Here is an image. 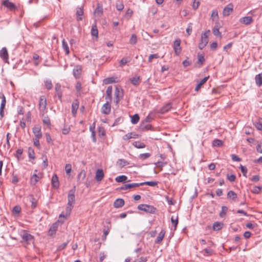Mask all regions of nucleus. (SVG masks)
<instances>
[{"label":"nucleus","instance_id":"nucleus-23","mask_svg":"<svg viewBox=\"0 0 262 262\" xmlns=\"http://www.w3.org/2000/svg\"><path fill=\"white\" fill-rule=\"evenodd\" d=\"M209 76H207L204 77L202 80L200 81V82L197 84L195 88V91H198L201 88L202 85H203L206 82L207 80L209 78Z\"/></svg>","mask_w":262,"mask_h":262},{"label":"nucleus","instance_id":"nucleus-7","mask_svg":"<svg viewBox=\"0 0 262 262\" xmlns=\"http://www.w3.org/2000/svg\"><path fill=\"white\" fill-rule=\"evenodd\" d=\"M3 5L10 11H15L17 7L13 3L10 2L9 0L3 1Z\"/></svg>","mask_w":262,"mask_h":262},{"label":"nucleus","instance_id":"nucleus-57","mask_svg":"<svg viewBox=\"0 0 262 262\" xmlns=\"http://www.w3.org/2000/svg\"><path fill=\"white\" fill-rule=\"evenodd\" d=\"M124 8V5L122 2H119L116 4V9L118 11H122Z\"/></svg>","mask_w":262,"mask_h":262},{"label":"nucleus","instance_id":"nucleus-25","mask_svg":"<svg viewBox=\"0 0 262 262\" xmlns=\"http://www.w3.org/2000/svg\"><path fill=\"white\" fill-rule=\"evenodd\" d=\"M171 107V103H168L164 106H163L160 110V113L164 114L168 112Z\"/></svg>","mask_w":262,"mask_h":262},{"label":"nucleus","instance_id":"nucleus-62","mask_svg":"<svg viewBox=\"0 0 262 262\" xmlns=\"http://www.w3.org/2000/svg\"><path fill=\"white\" fill-rule=\"evenodd\" d=\"M85 177V173L84 171H81L79 174L78 175V180L80 181V179H81V180H83Z\"/></svg>","mask_w":262,"mask_h":262},{"label":"nucleus","instance_id":"nucleus-20","mask_svg":"<svg viewBox=\"0 0 262 262\" xmlns=\"http://www.w3.org/2000/svg\"><path fill=\"white\" fill-rule=\"evenodd\" d=\"M79 107V103L77 100L73 102L72 105V113L73 115H75Z\"/></svg>","mask_w":262,"mask_h":262},{"label":"nucleus","instance_id":"nucleus-10","mask_svg":"<svg viewBox=\"0 0 262 262\" xmlns=\"http://www.w3.org/2000/svg\"><path fill=\"white\" fill-rule=\"evenodd\" d=\"M0 57L5 61H7L9 58V55L6 48H3L0 51Z\"/></svg>","mask_w":262,"mask_h":262},{"label":"nucleus","instance_id":"nucleus-40","mask_svg":"<svg viewBox=\"0 0 262 262\" xmlns=\"http://www.w3.org/2000/svg\"><path fill=\"white\" fill-rule=\"evenodd\" d=\"M198 63L200 64V66H202L204 62H205V58L204 56L201 54H198Z\"/></svg>","mask_w":262,"mask_h":262},{"label":"nucleus","instance_id":"nucleus-46","mask_svg":"<svg viewBox=\"0 0 262 262\" xmlns=\"http://www.w3.org/2000/svg\"><path fill=\"white\" fill-rule=\"evenodd\" d=\"M130 60L128 58L124 57L120 61L119 66L123 67L125 64L129 62Z\"/></svg>","mask_w":262,"mask_h":262},{"label":"nucleus","instance_id":"nucleus-58","mask_svg":"<svg viewBox=\"0 0 262 262\" xmlns=\"http://www.w3.org/2000/svg\"><path fill=\"white\" fill-rule=\"evenodd\" d=\"M71 169H72L71 165L70 164H67L65 166V170H66L67 174H69L71 172Z\"/></svg>","mask_w":262,"mask_h":262},{"label":"nucleus","instance_id":"nucleus-4","mask_svg":"<svg viewBox=\"0 0 262 262\" xmlns=\"http://www.w3.org/2000/svg\"><path fill=\"white\" fill-rule=\"evenodd\" d=\"M47 108V100L45 96H41L39 98V110L40 114H44Z\"/></svg>","mask_w":262,"mask_h":262},{"label":"nucleus","instance_id":"nucleus-49","mask_svg":"<svg viewBox=\"0 0 262 262\" xmlns=\"http://www.w3.org/2000/svg\"><path fill=\"white\" fill-rule=\"evenodd\" d=\"M227 211H228V208L226 206H223L222 207V211L220 213V216L221 217H224L226 215Z\"/></svg>","mask_w":262,"mask_h":262},{"label":"nucleus","instance_id":"nucleus-29","mask_svg":"<svg viewBox=\"0 0 262 262\" xmlns=\"http://www.w3.org/2000/svg\"><path fill=\"white\" fill-rule=\"evenodd\" d=\"M117 165L121 168L129 164V163L124 159H119L117 162Z\"/></svg>","mask_w":262,"mask_h":262},{"label":"nucleus","instance_id":"nucleus-17","mask_svg":"<svg viewBox=\"0 0 262 262\" xmlns=\"http://www.w3.org/2000/svg\"><path fill=\"white\" fill-rule=\"evenodd\" d=\"M58 223L57 222L54 223L50 227L48 231V234L50 235H52L55 234L56 231L58 228Z\"/></svg>","mask_w":262,"mask_h":262},{"label":"nucleus","instance_id":"nucleus-14","mask_svg":"<svg viewBox=\"0 0 262 262\" xmlns=\"http://www.w3.org/2000/svg\"><path fill=\"white\" fill-rule=\"evenodd\" d=\"M253 20L252 17L251 16H246L242 18H241L239 19V22L242 24L248 25L250 24Z\"/></svg>","mask_w":262,"mask_h":262},{"label":"nucleus","instance_id":"nucleus-24","mask_svg":"<svg viewBox=\"0 0 262 262\" xmlns=\"http://www.w3.org/2000/svg\"><path fill=\"white\" fill-rule=\"evenodd\" d=\"M165 234V231L164 230H162L157 237L156 243L157 244H160L161 242V241L163 240V239L164 237Z\"/></svg>","mask_w":262,"mask_h":262},{"label":"nucleus","instance_id":"nucleus-53","mask_svg":"<svg viewBox=\"0 0 262 262\" xmlns=\"http://www.w3.org/2000/svg\"><path fill=\"white\" fill-rule=\"evenodd\" d=\"M211 17L213 20L215 19V17L218 18V12L217 10H213L212 12Z\"/></svg>","mask_w":262,"mask_h":262},{"label":"nucleus","instance_id":"nucleus-22","mask_svg":"<svg viewBox=\"0 0 262 262\" xmlns=\"http://www.w3.org/2000/svg\"><path fill=\"white\" fill-rule=\"evenodd\" d=\"M42 117V122L45 125H46L48 126H50L51 125L50 119L48 116H45L44 114H40Z\"/></svg>","mask_w":262,"mask_h":262},{"label":"nucleus","instance_id":"nucleus-50","mask_svg":"<svg viewBox=\"0 0 262 262\" xmlns=\"http://www.w3.org/2000/svg\"><path fill=\"white\" fill-rule=\"evenodd\" d=\"M261 189V187L259 186H254L251 190L252 193L255 194H258Z\"/></svg>","mask_w":262,"mask_h":262},{"label":"nucleus","instance_id":"nucleus-56","mask_svg":"<svg viewBox=\"0 0 262 262\" xmlns=\"http://www.w3.org/2000/svg\"><path fill=\"white\" fill-rule=\"evenodd\" d=\"M159 57V56L158 54H151L149 55V57H148V61L149 62H151L152 61V59L154 58H158Z\"/></svg>","mask_w":262,"mask_h":262},{"label":"nucleus","instance_id":"nucleus-55","mask_svg":"<svg viewBox=\"0 0 262 262\" xmlns=\"http://www.w3.org/2000/svg\"><path fill=\"white\" fill-rule=\"evenodd\" d=\"M45 83V86L47 89L50 90L52 88V83L51 80H46Z\"/></svg>","mask_w":262,"mask_h":262},{"label":"nucleus","instance_id":"nucleus-30","mask_svg":"<svg viewBox=\"0 0 262 262\" xmlns=\"http://www.w3.org/2000/svg\"><path fill=\"white\" fill-rule=\"evenodd\" d=\"M256 84L260 86L262 85V74L256 75L255 78Z\"/></svg>","mask_w":262,"mask_h":262},{"label":"nucleus","instance_id":"nucleus-11","mask_svg":"<svg viewBox=\"0 0 262 262\" xmlns=\"http://www.w3.org/2000/svg\"><path fill=\"white\" fill-rule=\"evenodd\" d=\"M104 177V173L103 170L101 169H98L96 172L95 179L97 181H101Z\"/></svg>","mask_w":262,"mask_h":262},{"label":"nucleus","instance_id":"nucleus-16","mask_svg":"<svg viewBox=\"0 0 262 262\" xmlns=\"http://www.w3.org/2000/svg\"><path fill=\"white\" fill-rule=\"evenodd\" d=\"M22 238L27 244H30V242L33 241V237L31 234L25 233L22 235Z\"/></svg>","mask_w":262,"mask_h":262},{"label":"nucleus","instance_id":"nucleus-39","mask_svg":"<svg viewBox=\"0 0 262 262\" xmlns=\"http://www.w3.org/2000/svg\"><path fill=\"white\" fill-rule=\"evenodd\" d=\"M140 80L139 76H136L129 79L130 82L134 85H137Z\"/></svg>","mask_w":262,"mask_h":262},{"label":"nucleus","instance_id":"nucleus-33","mask_svg":"<svg viewBox=\"0 0 262 262\" xmlns=\"http://www.w3.org/2000/svg\"><path fill=\"white\" fill-rule=\"evenodd\" d=\"M116 82L115 80V78L112 77H108L103 80V83L105 84H108L110 83H115Z\"/></svg>","mask_w":262,"mask_h":262},{"label":"nucleus","instance_id":"nucleus-63","mask_svg":"<svg viewBox=\"0 0 262 262\" xmlns=\"http://www.w3.org/2000/svg\"><path fill=\"white\" fill-rule=\"evenodd\" d=\"M147 260L146 257H140L135 259L133 262H146Z\"/></svg>","mask_w":262,"mask_h":262},{"label":"nucleus","instance_id":"nucleus-37","mask_svg":"<svg viewBox=\"0 0 262 262\" xmlns=\"http://www.w3.org/2000/svg\"><path fill=\"white\" fill-rule=\"evenodd\" d=\"M112 86H109L107 87L106 91V99H111V96H112Z\"/></svg>","mask_w":262,"mask_h":262},{"label":"nucleus","instance_id":"nucleus-54","mask_svg":"<svg viewBox=\"0 0 262 262\" xmlns=\"http://www.w3.org/2000/svg\"><path fill=\"white\" fill-rule=\"evenodd\" d=\"M21 208L19 206H16L13 207L12 211L14 214H18L20 212Z\"/></svg>","mask_w":262,"mask_h":262},{"label":"nucleus","instance_id":"nucleus-2","mask_svg":"<svg viewBox=\"0 0 262 262\" xmlns=\"http://www.w3.org/2000/svg\"><path fill=\"white\" fill-rule=\"evenodd\" d=\"M210 30H207L204 33L202 34L201 42L199 45V48L201 50L203 49L208 42V36L210 34Z\"/></svg>","mask_w":262,"mask_h":262},{"label":"nucleus","instance_id":"nucleus-42","mask_svg":"<svg viewBox=\"0 0 262 262\" xmlns=\"http://www.w3.org/2000/svg\"><path fill=\"white\" fill-rule=\"evenodd\" d=\"M62 45L63 49H64V50L65 51L66 53V54L68 55L70 52L69 48L68 43L64 40H62Z\"/></svg>","mask_w":262,"mask_h":262},{"label":"nucleus","instance_id":"nucleus-8","mask_svg":"<svg viewBox=\"0 0 262 262\" xmlns=\"http://www.w3.org/2000/svg\"><path fill=\"white\" fill-rule=\"evenodd\" d=\"M141 186L140 183H134L131 184H125L120 188V190H127L128 189L135 188Z\"/></svg>","mask_w":262,"mask_h":262},{"label":"nucleus","instance_id":"nucleus-38","mask_svg":"<svg viewBox=\"0 0 262 262\" xmlns=\"http://www.w3.org/2000/svg\"><path fill=\"white\" fill-rule=\"evenodd\" d=\"M141 186H143L144 185H147L150 186L155 187L157 185L158 182L156 181H147L144 182L140 183Z\"/></svg>","mask_w":262,"mask_h":262},{"label":"nucleus","instance_id":"nucleus-48","mask_svg":"<svg viewBox=\"0 0 262 262\" xmlns=\"http://www.w3.org/2000/svg\"><path fill=\"white\" fill-rule=\"evenodd\" d=\"M223 144V142L221 140L215 139L213 140L212 145L213 146L220 147Z\"/></svg>","mask_w":262,"mask_h":262},{"label":"nucleus","instance_id":"nucleus-12","mask_svg":"<svg viewBox=\"0 0 262 262\" xmlns=\"http://www.w3.org/2000/svg\"><path fill=\"white\" fill-rule=\"evenodd\" d=\"M82 71V68L80 66H76L73 71V73L74 77L76 78L79 77Z\"/></svg>","mask_w":262,"mask_h":262},{"label":"nucleus","instance_id":"nucleus-19","mask_svg":"<svg viewBox=\"0 0 262 262\" xmlns=\"http://www.w3.org/2000/svg\"><path fill=\"white\" fill-rule=\"evenodd\" d=\"M52 185L55 188H58L59 186L58 178L56 174H54L52 177Z\"/></svg>","mask_w":262,"mask_h":262},{"label":"nucleus","instance_id":"nucleus-61","mask_svg":"<svg viewBox=\"0 0 262 262\" xmlns=\"http://www.w3.org/2000/svg\"><path fill=\"white\" fill-rule=\"evenodd\" d=\"M68 244V242L64 243L61 244L60 245L58 246L57 248V251H59L62 250L67 246Z\"/></svg>","mask_w":262,"mask_h":262},{"label":"nucleus","instance_id":"nucleus-52","mask_svg":"<svg viewBox=\"0 0 262 262\" xmlns=\"http://www.w3.org/2000/svg\"><path fill=\"white\" fill-rule=\"evenodd\" d=\"M171 223L173 224L174 225V230L176 229V228H177V226L178 224V217L177 216L176 217V219H174V217L173 216H172L171 217Z\"/></svg>","mask_w":262,"mask_h":262},{"label":"nucleus","instance_id":"nucleus-64","mask_svg":"<svg viewBox=\"0 0 262 262\" xmlns=\"http://www.w3.org/2000/svg\"><path fill=\"white\" fill-rule=\"evenodd\" d=\"M150 156V154L149 153H144L141 154L140 155L139 157L141 159L144 160L147 159Z\"/></svg>","mask_w":262,"mask_h":262},{"label":"nucleus","instance_id":"nucleus-36","mask_svg":"<svg viewBox=\"0 0 262 262\" xmlns=\"http://www.w3.org/2000/svg\"><path fill=\"white\" fill-rule=\"evenodd\" d=\"M91 34L92 36L97 37L98 34V31L97 27L96 24L93 25L91 29Z\"/></svg>","mask_w":262,"mask_h":262},{"label":"nucleus","instance_id":"nucleus-43","mask_svg":"<svg viewBox=\"0 0 262 262\" xmlns=\"http://www.w3.org/2000/svg\"><path fill=\"white\" fill-rule=\"evenodd\" d=\"M133 133H128L127 134H126L124 136H123V137H122V139L124 140H129V139H132V138L136 139V137H133Z\"/></svg>","mask_w":262,"mask_h":262},{"label":"nucleus","instance_id":"nucleus-45","mask_svg":"<svg viewBox=\"0 0 262 262\" xmlns=\"http://www.w3.org/2000/svg\"><path fill=\"white\" fill-rule=\"evenodd\" d=\"M83 14V10L81 8H78L76 11V14L77 16V20H82V17H81Z\"/></svg>","mask_w":262,"mask_h":262},{"label":"nucleus","instance_id":"nucleus-34","mask_svg":"<svg viewBox=\"0 0 262 262\" xmlns=\"http://www.w3.org/2000/svg\"><path fill=\"white\" fill-rule=\"evenodd\" d=\"M131 118H132L131 122L133 124H137L139 122V119H140L139 116L137 114H136L134 115H133V116H132Z\"/></svg>","mask_w":262,"mask_h":262},{"label":"nucleus","instance_id":"nucleus-59","mask_svg":"<svg viewBox=\"0 0 262 262\" xmlns=\"http://www.w3.org/2000/svg\"><path fill=\"white\" fill-rule=\"evenodd\" d=\"M239 168L241 170L242 172L243 173V176L246 178L247 177L246 174H247V168L242 165H241Z\"/></svg>","mask_w":262,"mask_h":262},{"label":"nucleus","instance_id":"nucleus-6","mask_svg":"<svg viewBox=\"0 0 262 262\" xmlns=\"http://www.w3.org/2000/svg\"><path fill=\"white\" fill-rule=\"evenodd\" d=\"M233 10V6L232 4L230 3L226 6L223 11V15L225 16L229 15Z\"/></svg>","mask_w":262,"mask_h":262},{"label":"nucleus","instance_id":"nucleus-13","mask_svg":"<svg viewBox=\"0 0 262 262\" xmlns=\"http://www.w3.org/2000/svg\"><path fill=\"white\" fill-rule=\"evenodd\" d=\"M33 132L35 135V138L40 139L42 137V133L41 128L39 127H34L33 128Z\"/></svg>","mask_w":262,"mask_h":262},{"label":"nucleus","instance_id":"nucleus-18","mask_svg":"<svg viewBox=\"0 0 262 262\" xmlns=\"http://www.w3.org/2000/svg\"><path fill=\"white\" fill-rule=\"evenodd\" d=\"M124 205V201L122 199H117L114 203L115 208H119Z\"/></svg>","mask_w":262,"mask_h":262},{"label":"nucleus","instance_id":"nucleus-47","mask_svg":"<svg viewBox=\"0 0 262 262\" xmlns=\"http://www.w3.org/2000/svg\"><path fill=\"white\" fill-rule=\"evenodd\" d=\"M213 33L216 36H220V38L222 37L221 33L219 31V29L217 26H216V27L215 26L214 27V28L213 29Z\"/></svg>","mask_w":262,"mask_h":262},{"label":"nucleus","instance_id":"nucleus-44","mask_svg":"<svg viewBox=\"0 0 262 262\" xmlns=\"http://www.w3.org/2000/svg\"><path fill=\"white\" fill-rule=\"evenodd\" d=\"M137 42V37L135 34H132L129 39V43L132 45H135Z\"/></svg>","mask_w":262,"mask_h":262},{"label":"nucleus","instance_id":"nucleus-27","mask_svg":"<svg viewBox=\"0 0 262 262\" xmlns=\"http://www.w3.org/2000/svg\"><path fill=\"white\" fill-rule=\"evenodd\" d=\"M40 179L38 176L36 174H34L31 178L30 182L32 185H35L36 183L39 181Z\"/></svg>","mask_w":262,"mask_h":262},{"label":"nucleus","instance_id":"nucleus-1","mask_svg":"<svg viewBox=\"0 0 262 262\" xmlns=\"http://www.w3.org/2000/svg\"><path fill=\"white\" fill-rule=\"evenodd\" d=\"M75 186H74L73 188L70 190L68 192V204L66 209V214H60L59 215V217H63L64 218H67L70 216L72 210L74 207V205L75 203Z\"/></svg>","mask_w":262,"mask_h":262},{"label":"nucleus","instance_id":"nucleus-32","mask_svg":"<svg viewBox=\"0 0 262 262\" xmlns=\"http://www.w3.org/2000/svg\"><path fill=\"white\" fill-rule=\"evenodd\" d=\"M133 145L137 148H143L145 147V144L140 141H136L133 143Z\"/></svg>","mask_w":262,"mask_h":262},{"label":"nucleus","instance_id":"nucleus-3","mask_svg":"<svg viewBox=\"0 0 262 262\" xmlns=\"http://www.w3.org/2000/svg\"><path fill=\"white\" fill-rule=\"evenodd\" d=\"M138 209L140 210L152 214L155 213L156 210V208L153 206L147 204H140L138 206Z\"/></svg>","mask_w":262,"mask_h":262},{"label":"nucleus","instance_id":"nucleus-15","mask_svg":"<svg viewBox=\"0 0 262 262\" xmlns=\"http://www.w3.org/2000/svg\"><path fill=\"white\" fill-rule=\"evenodd\" d=\"M56 91V95L58 96L59 99L61 101L62 100V92L61 90V85L59 83H56L55 86Z\"/></svg>","mask_w":262,"mask_h":262},{"label":"nucleus","instance_id":"nucleus-41","mask_svg":"<svg viewBox=\"0 0 262 262\" xmlns=\"http://www.w3.org/2000/svg\"><path fill=\"white\" fill-rule=\"evenodd\" d=\"M127 178L126 176L122 175L116 178L115 180L117 182H123L126 181Z\"/></svg>","mask_w":262,"mask_h":262},{"label":"nucleus","instance_id":"nucleus-60","mask_svg":"<svg viewBox=\"0 0 262 262\" xmlns=\"http://www.w3.org/2000/svg\"><path fill=\"white\" fill-rule=\"evenodd\" d=\"M30 201L32 203V208H35L37 206V201L32 196H31Z\"/></svg>","mask_w":262,"mask_h":262},{"label":"nucleus","instance_id":"nucleus-31","mask_svg":"<svg viewBox=\"0 0 262 262\" xmlns=\"http://www.w3.org/2000/svg\"><path fill=\"white\" fill-rule=\"evenodd\" d=\"M151 126L148 123H145V122H142L140 126V128L142 130H148L151 128Z\"/></svg>","mask_w":262,"mask_h":262},{"label":"nucleus","instance_id":"nucleus-21","mask_svg":"<svg viewBox=\"0 0 262 262\" xmlns=\"http://www.w3.org/2000/svg\"><path fill=\"white\" fill-rule=\"evenodd\" d=\"M103 13V8L102 6L100 4L97 5V7L95 10L94 11V14L97 15L98 16H101Z\"/></svg>","mask_w":262,"mask_h":262},{"label":"nucleus","instance_id":"nucleus-26","mask_svg":"<svg viewBox=\"0 0 262 262\" xmlns=\"http://www.w3.org/2000/svg\"><path fill=\"white\" fill-rule=\"evenodd\" d=\"M223 225L222 223L216 222L213 224L212 228L214 230L218 231L223 228Z\"/></svg>","mask_w":262,"mask_h":262},{"label":"nucleus","instance_id":"nucleus-28","mask_svg":"<svg viewBox=\"0 0 262 262\" xmlns=\"http://www.w3.org/2000/svg\"><path fill=\"white\" fill-rule=\"evenodd\" d=\"M227 198L234 201L237 198V194L233 191L230 190L227 193Z\"/></svg>","mask_w":262,"mask_h":262},{"label":"nucleus","instance_id":"nucleus-5","mask_svg":"<svg viewBox=\"0 0 262 262\" xmlns=\"http://www.w3.org/2000/svg\"><path fill=\"white\" fill-rule=\"evenodd\" d=\"M180 44L181 40L180 39H177L174 41L173 49L174 50V53L177 56L179 55L181 51Z\"/></svg>","mask_w":262,"mask_h":262},{"label":"nucleus","instance_id":"nucleus-9","mask_svg":"<svg viewBox=\"0 0 262 262\" xmlns=\"http://www.w3.org/2000/svg\"><path fill=\"white\" fill-rule=\"evenodd\" d=\"M111 106L108 102H106L103 105L101 108V113L105 115H108L110 113Z\"/></svg>","mask_w":262,"mask_h":262},{"label":"nucleus","instance_id":"nucleus-51","mask_svg":"<svg viewBox=\"0 0 262 262\" xmlns=\"http://www.w3.org/2000/svg\"><path fill=\"white\" fill-rule=\"evenodd\" d=\"M28 155H29V157L30 159H34L35 158L34 150L31 147H29L28 149Z\"/></svg>","mask_w":262,"mask_h":262},{"label":"nucleus","instance_id":"nucleus-35","mask_svg":"<svg viewBox=\"0 0 262 262\" xmlns=\"http://www.w3.org/2000/svg\"><path fill=\"white\" fill-rule=\"evenodd\" d=\"M115 95L116 98H122L123 96V92L120 91L118 88L116 87L115 89Z\"/></svg>","mask_w":262,"mask_h":262}]
</instances>
